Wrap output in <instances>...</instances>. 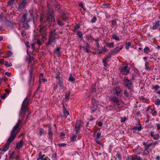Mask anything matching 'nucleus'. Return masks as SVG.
Here are the masks:
<instances>
[{
	"label": "nucleus",
	"mask_w": 160,
	"mask_h": 160,
	"mask_svg": "<svg viewBox=\"0 0 160 160\" xmlns=\"http://www.w3.org/2000/svg\"><path fill=\"white\" fill-rule=\"evenodd\" d=\"M38 27L40 28L38 31L39 34L42 36V40L38 39L37 41V43L39 46L42 45V41H43L46 38L47 35V27L46 25L44 24V22L43 23L41 22L40 25H39Z\"/></svg>",
	"instance_id": "f257e3e1"
},
{
	"label": "nucleus",
	"mask_w": 160,
	"mask_h": 160,
	"mask_svg": "<svg viewBox=\"0 0 160 160\" xmlns=\"http://www.w3.org/2000/svg\"><path fill=\"white\" fill-rule=\"evenodd\" d=\"M56 29L52 31L49 33V37L48 41L46 43V47H48L50 44L52 47H53L56 42V39H58L59 37L58 34L55 32Z\"/></svg>",
	"instance_id": "f03ea898"
},
{
	"label": "nucleus",
	"mask_w": 160,
	"mask_h": 160,
	"mask_svg": "<svg viewBox=\"0 0 160 160\" xmlns=\"http://www.w3.org/2000/svg\"><path fill=\"white\" fill-rule=\"evenodd\" d=\"M20 21L24 27L27 29L29 28L30 26L29 23L31 21V18L28 17V15L26 13L22 15Z\"/></svg>",
	"instance_id": "7ed1b4c3"
},
{
	"label": "nucleus",
	"mask_w": 160,
	"mask_h": 160,
	"mask_svg": "<svg viewBox=\"0 0 160 160\" xmlns=\"http://www.w3.org/2000/svg\"><path fill=\"white\" fill-rule=\"evenodd\" d=\"M46 18V21L48 22L51 25L53 21H55V18L53 9L51 10L48 9V12L47 14Z\"/></svg>",
	"instance_id": "20e7f679"
},
{
	"label": "nucleus",
	"mask_w": 160,
	"mask_h": 160,
	"mask_svg": "<svg viewBox=\"0 0 160 160\" xmlns=\"http://www.w3.org/2000/svg\"><path fill=\"white\" fill-rule=\"evenodd\" d=\"M29 72V85L30 86L34 84L35 78V74L33 72V67L32 65L31 66Z\"/></svg>",
	"instance_id": "39448f33"
},
{
	"label": "nucleus",
	"mask_w": 160,
	"mask_h": 160,
	"mask_svg": "<svg viewBox=\"0 0 160 160\" xmlns=\"http://www.w3.org/2000/svg\"><path fill=\"white\" fill-rule=\"evenodd\" d=\"M123 81L125 87H127L128 90L131 89L133 84L132 81L126 78H124Z\"/></svg>",
	"instance_id": "423d86ee"
},
{
	"label": "nucleus",
	"mask_w": 160,
	"mask_h": 160,
	"mask_svg": "<svg viewBox=\"0 0 160 160\" xmlns=\"http://www.w3.org/2000/svg\"><path fill=\"white\" fill-rule=\"evenodd\" d=\"M92 106L91 107L90 109L91 113L93 114L95 112L98 110V108L95 100L92 99Z\"/></svg>",
	"instance_id": "0eeeda50"
},
{
	"label": "nucleus",
	"mask_w": 160,
	"mask_h": 160,
	"mask_svg": "<svg viewBox=\"0 0 160 160\" xmlns=\"http://www.w3.org/2000/svg\"><path fill=\"white\" fill-rule=\"evenodd\" d=\"M121 67L120 68V72L123 74L127 75L130 72V68L128 67V65Z\"/></svg>",
	"instance_id": "6e6552de"
},
{
	"label": "nucleus",
	"mask_w": 160,
	"mask_h": 160,
	"mask_svg": "<svg viewBox=\"0 0 160 160\" xmlns=\"http://www.w3.org/2000/svg\"><path fill=\"white\" fill-rule=\"evenodd\" d=\"M123 47V46L122 45L117 46L113 49L111 50L109 53L112 55H114L118 52L120 50H121Z\"/></svg>",
	"instance_id": "1a4fd4ad"
},
{
	"label": "nucleus",
	"mask_w": 160,
	"mask_h": 160,
	"mask_svg": "<svg viewBox=\"0 0 160 160\" xmlns=\"http://www.w3.org/2000/svg\"><path fill=\"white\" fill-rule=\"evenodd\" d=\"M15 132L12 130L10 132V136L8 139L7 143L9 144L10 145L11 143L14 140L16 135L17 134V133H14Z\"/></svg>",
	"instance_id": "9d476101"
},
{
	"label": "nucleus",
	"mask_w": 160,
	"mask_h": 160,
	"mask_svg": "<svg viewBox=\"0 0 160 160\" xmlns=\"http://www.w3.org/2000/svg\"><path fill=\"white\" fill-rule=\"evenodd\" d=\"M28 98L26 97L23 101L22 103L21 110L24 111H28L29 110V108L27 105V102L26 101L27 100Z\"/></svg>",
	"instance_id": "9b49d317"
},
{
	"label": "nucleus",
	"mask_w": 160,
	"mask_h": 160,
	"mask_svg": "<svg viewBox=\"0 0 160 160\" xmlns=\"http://www.w3.org/2000/svg\"><path fill=\"white\" fill-rule=\"evenodd\" d=\"M113 95H116L118 97H120L122 90L119 87H117L113 89Z\"/></svg>",
	"instance_id": "f8f14e48"
},
{
	"label": "nucleus",
	"mask_w": 160,
	"mask_h": 160,
	"mask_svg": "<svg viewBox=\"0 0 160 160\" xmlns=\"http://www.w3.org/2000/svg\"><path fill=\"white\" fill-rule=\"evenodd\" d=\"M81 128L80 121H77L76 123L75 128L74 129V130L76 134L77 135L79 133Z\"/></svg>",
	"instance_id": "ddd939ff"
},
{
	"label": "nucleus",
	"mask_w": 160,
	"mask_h": 160,
	"mask_svg": "<svg viewBox=\"0 0 160 160\" xmlns=\"http://www.w3.org/2000/svg\"><path fill=\"white\" fill-rule=\"evenodd\" d=\"M158 28H159L160 31V21L159 20L156 21L155 22L153 23L152 28L153 30H156L158 29Z\"/></svg>",
	"instance_id": "4468645a"
},
{
	"label": "nucleus",
	"mask_w": 160,
	"mask_h": 160,
	"mask_svg": "<svg viewBox=\"0 0 160 160\" xmlns=\"http://www.w3.org/2000/svg\"><path fill=\"white\" fill-rule=\"evenodd\" d=\"M48 138L51 139H52L53 138V132L52 129V126L51 125H48Z\"/></svg>",
	"instance_id": "2eb2a0df"
},
{
	"label": "nucleus",
	"mask_w": 160,
	"mask_h": 160,
	"mask_svg": "<svg viewBox=\"0 0 160 160\" xmlns=\"http://www.w3.org/2000/svg\"><path fill=\"white\" fill-rule=\"evenodd\" d=\"M112 101L114 102H115L118 103L119 102V100L118 99V98L115 96V95H112L109 98Z\"/></svg>",
	"instance_id": "dca6fc26"
},
{
	"label": "nucleus",
	"mask_w": 160,
	"mask_h": 160,
	"mask_svg": "<svg viewBox=\"0 0 160 160\" xmlns=\"http://www.w3.org/2000/svg\"><path fill=\"white\" fill-rule=\"evenodd\" d=\"M103 44L105 46L109 48H112L114 47V43L113 42L109 43L106 42L105 40H104Z\"/></svg>",
	"instance_id": "f3484780"
},
{
	"label": "nucleus",
	"mask_w": 160,
	"mask_h": 160,
	"mask_svg": "<svg viewBox=\"0 0 160 160\" xmlns=\"http://www.w3.org/2000/svg\"><path fill=\"white\" fill-rule=\"evenodd\" d=\"M22 124V122L19 119L18 122L17 123L16 125L13 128L12 130L15 132L18 129V127L21 125Z\"/></svg>",
	"instance_id": "a211bd4d"
},
{
	"label": "nucleus",
	"mask_w": 160,
	"mask_h": 160,
	"mask_svg": "<svg viewBox=\"0 0 160 160\" xmlns=\"http://www.w3.org/2000/svg\"><path fill=\"white\" fill-rule=\"evenodd\" d=\"M39 155L40 157L38 159V160H39V159H41L42 160H50L48 157H45V155L43 154V155H42L41 152H39Z\"/></svg>",
	"instance_id": "6ab92c4d"
},
{
	"label": "nucleus",
	"mask_w": 160,
	"mask_h": 160,
	"mask_svg": "<svg viewBox=\"0 0 160 160\" xmlns=\"http://www.w3.org/2000/svg\"><path fill=\"white\" fill-rule=\"evenodd\" d=\"M23 141L22 140H20L19 142L17 144L16 148L19 149L20 148L22 147Z\"/></svg>",
	"instance_id": "aec40b11"
},
{
	"label": "nucleus",
	"mask_w": 160,
	"mask_h": 160,
	"mask_svg": "<svg viewBox=\"0 0 160 160\" xmlns=\"http://www.w3.org/2000/svg\"><path fill=\"white\" fill-rule=\"evenodd\" d=\"M17 0H9L8 2V5L12 6L14 4H16Z\"/></svg>",
	"instance_id": "412c9836"
},
{
	"label": "nucleus",
	"mask_w": 160,
	"mask_h": 160,
	"mask_svg": "<svg viewBox=\"0 0 160 160\" xmlns=\"http://www.w3.org/2000/svg\"><path fill=\"white\" fill-rule=\"evenodd\" d=\"M10 147V144L8 143H6L3 148H2V151L3 152H6L7 151Z\"/></svg>",
	"instance_id": "4be33fe9"
},
{
	"label": "nucleus",
	"mask_w": 160,
	"mask_h": 160,
	"mask_svg": "<svg viewBox=\"0 0 160 160\" xmlns=\"http://www.w3.org/2000/svg\"><path fill=\"white\" fill-rule=\"evenodd\" d=\"M60 14L61 15V17L63 21H65L67 19V17L62 12H61Z\"/></svg>",
	"instance_id": "5701e85b"
},
{
	"label": "nucleus",
	"mask_w": 160,
	"mask_h": 160,
	"mask_svg": "<svg viewBox=\"0 0 160 160\" xmlns=\"http://www.w3.org/2000/svg\"><path fill=\"white\" fill-rule=\"evenodd\" d=\"M138 125L139 126L138 127H134L132 128V130H137L138 131H140L142 128V126L141 124L139 122H138Z\"/></svg>",
	"instance_id": "b1692460"
},
{
	"label": "nucleus",
	"mask_w": 160,
	"mask_h": 160,
	"mask_svg": "<svg viewBox=\"0 0 160 160\" xmlns=\"http://www.w3.org/2000/svg\"><path fill=\"white\" fill-rule=\"evenodd\" d=\"M61 49V47H57L56 48L54 49L53 52L54 53H56L58 55H59L61 53L60 52V50Z\"/></svg>",
	"instance_id": "393cba45"
},
{
	"label": "nucleus",
	"mask_w": 160,
	"mask_h": 160,
	"mask_svg": "<svg viewBox=\"0 0 160 160\" xmlns=\"http://www.w3.org/2000/svg\"><path fill=\"white\" fill-rule=\"evenodd\" d=\"M58 82L60 87H63V79L62 78H59L58 79Z\"/></svg>",
	"instance_id": "a878e982"
},
{
	"label": "nucleus",
	"mask_w": 160,
	"mask_h": 160,
	"mask_svg": "<svg viewBox=\"0 0 160 160\" xmlns=\"http://www.w3.org/2000/svg\"><path fill=\"white\" fill-rule=\"evenodd\" d=\"M112 37V39H114L116 41L119 40V37L117 36V34H113L111 35Z\"/></svg>",
	"instance_id": "bb28decb"
},
{
	"label": "nucleus",
	"mask_w": 160,
	"mask_h": 160,
	"mask_svg": "<svg viewBox=\"0 0 160 160\" xmlns=\"http://www.w3.org/2000/svg\"><path fill=\"white\" fill-rule=\"evenodd\" d=\"M63 112L64 113V116L65 117H67L69 114V112L67 110L64 106H63Z\"/></svg>",
	"instance_id": "cd10ccee"
},
{
	"label": "nucleus",
	"mask_w": 160,
	"mask_h": 160,
	"mask_svg": "<svg viewBox=\"0 0 160 160\" xmlns=\"http://www.w3.org/2000/svg\"><path fill=\"white\" fill-rule=\"evenodd\" d=\"M25 111L23 110H20L19 112V116L22 118H24L25 115Z\"/></svg>",
	"instance_id": "c85d7f7f"
},
{
	"label": "nucleus",
	"mask_w": 160,
	"mask_h": 160,
	"mask_svg": "<svg viewBox=\"0 0 160 160\" xmlns=\"http://www.w3.org/2000/svg\"><path fill=\"white\" fill-rule=\"evenodd\" d=\"M150 52V48L148 47H146L144 49V52L146 54H148Z\"/></svg>",
	"instance_id": "c756f323"
},
{
	"label": "nucleus",
	"mask_w": 160,
	"mask_h": 160,
	"mask_svg": "<svg viewBox=\"0 0 160 160\" xmlns=\"http://www.w3.org/2000/svg\"><path fill=\"white\" fill-rule=\"evenodd\" d=\"M145 69L146 70H150L151 68L149 66V62H146L145 65Z\"/></svg>",
	"instance_id": "7c9ffc66"
},
{
	"label": "nucleus",
	"mask_w": 160,
	"mask_h": 160,
	"mask_svg": "<svg viewBox=\"0 0 160 160\" xmlns=\"http://www.w3.org/2000/svg\"><path fill=\"white\" fill-rule=\"evenodd\" d=\"M46 132L42 128H40L39 130V134L40 136H42V135H45Z\"/></svg>",
	"instance_id": "2f4dec72"
},
{
	"label": "nucleus",
	"mask_w": 160,
	"mask_h": 160,
	"mask_svg": "<svg viewBox=\"0 0 160 160\" xmlns=\"http://www.w3.org/2000/svg\"><path fill=\"white\" fill-rule=\"evenodd\" d=\"M160 87L158 85H153L152 86V89L154 90L155 91H157L158 89L160 88Z\"/></svg>",
	"instance_id": "473e14b6"
},
{
	"label": "nucleus",
	"mask_w": 160,
	"mask_h": 160,
	"mask_svg": "<svg viewBox=\"0 0 160 160\" xmlns=\"http://www.w3.org/2000/svg\"><path fill=\"white\" fill-rule=\"evenodd\" d=\"M30 13V16L31 18H31V20L32 19H33L35 17L34 14L35 13L33 12V11H29Z\"/></svg>",
	"instance_id": "72a5a7b5"
},
{
	"label": "nucleus",
	"mask_w": 160,
	"mask_h": 160,
	"mask_svg": "<svg viewBox=\"0 0 160 160\" xmlns=\"http://www.w3.org/2000/svg\"><path fill=\"white\" fill-rule=\"evenodd\" d=\"M77 35L79 37V38H82V33L81 31H77Z\"/></svg>",
	"instance_id": "f704fd0d"
},
{
	"label": "nucleus",
	"mask_w": 160,
	"mask_h": 160,
	"mask_svg": "<svg viewBox=\"0 0 160 160\" xmlns=\"http://www.w3.org/2000/svg\"><path fill=\"white\" fill-rule=\"evenodd\" d=\"M68 80L72 82H74L75 81V79L72 76L70 75L69 78Z\"/></svg>",
	"instance_id": "c9c22d12"
},
{
	"label": "nucleus",
	"mask_w": 160,
	"mask_h": 160,
	"mask_svg": "<svg viewBox=\"0 0 160 160\" xmlns=\"http://www.w3.org/2000/svg\"><path fill=\"white\" fill-rule=\"evenodd\" d=\"M135 158V157H133L132 156H128L126 160H134V159Z\"/></svg>",
	"instance_id": "e433bc0d"
},
{
	"label": "nucleus",
	"mask_w": 160,
	"mask_h": 160,
	"mask_svg": "<svg viewBox=\"0 0 160 160\" xmlns=\"http://www.w3.org/2000/svg\"><path fill=\"white\" fill-rule=\"evenodd\" d=\"M77 136L75 135H73V136L71 137V141H74L76 140V138Z\"/></svg>",
	"instance_id": "4c0bfd02"
},
{
	"label": "nucleus",
	"mask_w": 160,
	"mask_h": 160,
	"mask_svg": "<svg viewBox=\"0 0 160 160\" xmlns=\"http://www.w3.org/2000/svg\"><path fill=\"white\" fill-rule=\"evenodd\" d=\"M5 62L4 65L6 67H9L12 66V64L11 62L8 63V62L6 61H5Z\"/></svg>",
	"instance_id": "58836bf2"
},
{
	"label": "nucleus",
	"mask_w": 160,
	"mask_h": 160,
	"mask_svg": "<svg viewBox=\"0 0 160 160\" xmlns=\"http://www.w3.org/2000/svg\"><path fill=\"white\" fill-rule=\"evenodd\" d=\"M126 45L125 48L127 49H129V47L131 46V43L130 42H126Z\"/></svg>",
	"instance_id": "ea45409f"
},
{
	"label": "nucleus",
	"mask_w": 160,
	"mask_h": 160,
	"mask_svg": "<svg viewBox=\"0 0 160 160\" xmlns=\"http://www.w3.org/2000/svg\"><path fill=\"white\" fill-rule=\"evenodd\" d=\"M15 156V153L14 152H12V153L11 154L10 157L9 159H13Z\"/></svg>",
	"instance_id": "a19ab883"
},
{
	"label": "nucleus",
	"mask_w": 160,
	"mask_h": 160,
	"mask_svg": "<svg viewBox=\"0 0 160 160\" xmlns=\"http://www.w3.org/2000/svg\"><path fill=\"white\" fill-rule=\"evenodd\" d=\"M34 59V58L33 57L31 56H29V57L26 58V60L27 61L29 62L30 61H32Z\"/></svg>",
	"instance_id": "79ce46f5"
},
{
	"label": "nucleus",
	"mask_w": 160,
	"mask_h": 160,
	"mask_svg": "<svg viewBox=\"0 0 160 160\" xmlns=\"http://www.w3.org/2000/svg\"><path fill=\"white\" fill-rule=\"evenodd\" d=\"M112 25L111 26L112 27H114V26H117V22L116 21L113 20L112 21Z\"/></svg>",
	"instance_id": "37998d69"
},
{
	"label": "nucleus",
	"mask_w": 160,
	"mask_h": 160,
	"mask_svg": "<svg viewBox=\"0 0 160 160\" xmlns=\"http://www.w3.org/2000/svg\"><path fill=\"white\" fill-rule=\"evenodd\" d=\"M155 104L156 105L160 104V100L159 99H157L155 101Z\"/></svg>",
	"instance_id": "c03bdc74"
},
{
	"label": "nucleus",
	"mask_w": 160,
	"mask_h": 160,
	"mask_svg": "<svg viewBox=\"0 0 160 160\" xmlns=\"http://www.w3.org/2000/svg\"><path fill=\"white\" fill-rule=\"evenodd\" d=\"M153 137L154 139L157 140L159 138V135L158 134H156L154 135Z\"/></svg>",
	"instance_id": "a18cd8bd"
},
{
	"label": "nucleus",
	"mask_w": 160,
	"mask_h": 160,
	"mask_svg": "<svg viewBox=\"0 0 160 160\" xmlns=\"http://www.w3.org/2000/svg\"><path fill=\"white\" fill-rule=\"evenodd\" d=\"M57 24L60 26H62L64 25V24L60 22L59 19H57Z\"/></svg>",
	"instance_id": "49530a36"
},
{
	"label": "nucleus",
	"mask_w": 160,
	"mask_h": 160,
	"mask_svg": "<svg viewBox=\"0 0 160 160\" xmlns=\"http://www.w3.org/2000/svg\"><path fill=\"white\" fill-rule=\"evenodd\" d=\"M152 145V143H151L148 144V145H147L146 146H145V150L147 151L149 147Z\"/></svg>",
	"instance_id": "de8ad7c7"
},
{
	"label": "nucleus",
	"mask_w": 160,
	"mask_h": 160,
	"mask_svg": "<svg viewBox=\"0 0 160 160\" xmlns=\"http://www.w3.org/2000/svg\"><path fill=\"white\" fill-rule=\"evenodd\" d=\"M56 155H57V154L56 153H53L52 155V160H56Z\"/></svg>",
	"instance_id": "09e8293b"
},
{
	"label": "nucleus",
	"mask_w": 160,
	"mask_h": 160,
	"mask_svg": "<svg viewBox=\"0 0 160 160\" xmlns=\"http://www.w3.org/2000/svg\"><path fill=\"white\" fill-rule=\"evenodd\" d=\"M99 138H96L95 139V141L98 144L101 145L102 143L99 140Z\"/></svg>",
	"instance_id": "8fccbe9b"
},
{
	"label": "nucleus",
	"mask_w": 160,
	"mask_h": 160,
	"mask_svg": "<svg viewBox=\"0 0 160 160\" xmlns=\"http://www.w3.org/2000/svg\"><path fill=\"white\" fill-rule=\"evenodd\" d=\"M21 33L22 36L23 37L26 36L25 29H22V30Z\"/></svg>",
	"instance_id": "3c124183"
},
{
	"label": "nucleus",
	"mask_w": 160,
	"mask_h": 160,
	"mask_svg": "<svg viewBox=\"0 0 160 160\" xmlns=\"http://www.w3.org/2000/svg\"><path fill=\"white\" fill-rule=\"evenodd\" d=\"M25 5L24 4H23V3H21V4H20L18 6V8L19 9H21L22 8H23L25 6Z\"/></svg>",
	"instance_id": "603ef678"
},
{
	"label": "nucleus",
	"mask_w": 160,
	"mask_h": 160,
	"mask_svg": "<svg viewBox=\"0 0 160 160\" xmlns=\"http://www.w3.org/2000/svg\"><path fill=\"white\" fill-rule=\"evenodd\" d=\"M83 48V50L86 52H89V49L86 47H85V46H83L82 47Z\"/></svg>",
	"instance_id": "864d4df0"
},
{
	"label": "nucleus",
	"mask_w": 160,
	"mask_h": 160,
	"mask_svg": "<svg viewBox=\"0 0 160 160\" xmlns=\"http://www.w3.org/2000/svg\"><path fill=\"white\" fill-rule=\"evenodd\" d=\"M60 75V72H58L56 74V78L57 79H59V78H60L59 77V76Z\"/></svg>",
	"instance_id": "5fc2aeb1"
},
{
	"label": "nucleus",
	"mask_w": 160,
	"mask_h": 160,
	"mask_svg": "<svg viewBox=\"0 0 160 160\" xmlns=\"http://www.w3.org/2000/svg\"><path fill=\"white\" fill-rule=\"evenodd\" d=\"M107 61V59H103L102 60V62L104 64V67H106L107 65V63H106V62Z\"/></svg>",
	"instance_id": "6e6d98bb"
},
{
	"label": "nucleus",
	"mask_w": 160,
	"mask_h": 160,
	"mask_svg": "<svg viewBox=\"0 0 160 160\" xmlns=\"http://www.w3.org/2000/svg\"><path fill=\"white\" fill-rule=\"evenodd\" d=\"M97 20V18L96 17L94 16L93 17L92 19L91 20V22L92 23H93L95 22V21Z\"/></svg>",
	"instance_id": "4d7b16f0"
},
{
	"label": "nucleus",
	"mask_w": 160,
	"mask_h": 160,
	"mask_svg": "<svg viewBox=\"0 0 160 160\" xmlns=\"http://www.w3.org/2000/svg\"><path fill=\"white\" fill-rule=\"evenodd\" d=\"M124 94L127 97H128L129 96V95L127 91L125 90L124 91Z\"/></svg>",
	"instance_id": "13d9d810"
},
{
	"label": "nucleus",
	"mask_w": 160,
	"mask_h": 160,
	"mask_svg": "<svg viewBox=\"0 0 160 160\" xmlns=\"http://www.w3.org/2000/svg\"><path fill=\"white\" fill-rule=\"evenodd\" d=\"M102 51L103 52H107L108 51V49L106 48L105 47L102 48Z\"/></svg>",
	"instance_id": "bf43d9fd"
},
{
	"label": "nucleus",
	"mask_w": 160,
	"mask_h": 160,
	"mask_svg": "<svg viewBox=\"0 0 160 160\" xmlns=\"http://www.w3.org/2000/svg\"><path fill=\"white\" fill-rule=\"evenodd\" d=\"M79 28V25L77 24L74 27V29L73 31L75 32Z\"/></svg>",
	"instance_id": "052dcab7"
},
{
	"label": "nucleus",
	"mask_w": 160,
	"mask_h": 160,
	"mask_svg": "<svg viewBox=\"0 0 160 160\" xmlns=\"http://www.w3.org/2000/svg\"><path fill=\"white\" fill-rule=\"evenodd\" d=\"M116 156L117 158L119 159H122V157L120 153H118L116 155Z\"/></svg>",
	"instance_id": "680f3d73"
},
{
	"label": "nucleus",
	"mask_w": 160,
	"mask_h": 160,
	"mask_svg": "<svg viewBox=\"0 0 160 160\" xmlns=\"http://www.w3.org/2000/svg\"><path fill=\"white\" fill-rule=\"evenodd\" d=\"M151 113L152 114V115L154 116L156 115V112L154 109H153L152 110Z\"/></svg>",
	"instance_id": "e2e57ef3"
},
{
	"label": "nucleus",
	"mask_w": 160,
	"mask_h": 160,
	"mask_svg": "<svg viewBox=\"0 0 160 160\" xmlns=\"http://www.w3.org/2000/svg\"><path fill=\"white\" fill-rule=\"evenodd\" d=\"M127 119V118L126 117H124L123 118H122L121 119V122H124Z\"/></svg>",
	"instance_id": "0e129e2a"
},
{
	"label": "nucleus",
	"mask_w": 160,
	"mask_h": 160,
	"mask_svg": "<svg viewBox=\"0 0 160 160\" xmlns=\"http://www.w3.org/2000/svg\"><path fill=\"white\" fill-rule=\"evenodd\" d=\"M60 8V7L59 5H57L55 7V10H57L58 11L59 10Z\"/></svg>",
	"instance_id": "69168bd1"
},
{
	"label": "nucleus",
	"mask_w": 160,
	"mask_h": 160,
	"mask_svg": "<svg viewBox=\"0 0 160 160\" xmlns=\"http://www.w3.org/2000/svg\"><path fill=\"white\" fill-rule=\"evenodd\" d=\"M134 160H142V159L140 157H138L137 156L135 157Z\"/></svg>",
	"instance_id": "338daca9"
},
{
	"label": "nucleus",
	"mask_w": 160,
	"mask_h": 160,
	"mask_svg": "<svg viewBox=\"0 0 160 160\" xmlns=\"http://www.w3.org/2000/svg\"><path fill=\"white\" fill-rule=\"evenodd\" d=\"M7 95L6 93H4L3 95L1 96V98L2 99H4Z\"/></svg>",
	"instance_id": "774afa93"
}]
</instances>
